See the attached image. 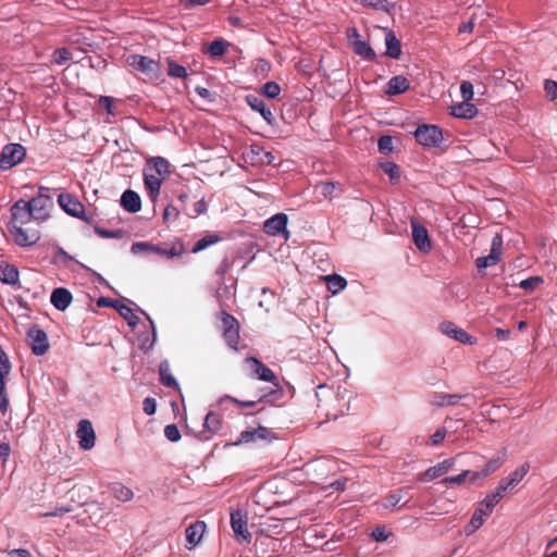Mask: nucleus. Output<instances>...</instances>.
Listing matches in <instances>:
<instances>
[{
  "label": "nucleus",
  "instance_id": "c9c22d12",
  "mask_svg": "<svg viewBox=\"0 0 557 557\" xmlns=\"http://www.w3.org/2000/svg\"><path fill=\"white\" fill-rule=\"evenodd\" d=\"M354 52L364 60L374 61L376 59L375 51L363 40H357L351 46Z\"/></svg>",
  "mask_w": 557,
  "mask_h": 557
},
{
  "label": "nucleus",
  "instance_id": "2f4dec72",
  "mask_svg": "<svg viewBox=\"0 0 557 557\" xmlns=\"http://www.w3.org/2000/svg\"><path fill=\"white\" fill-rule=\"evenodd\" d=\"M250 154L252 156V160L262 164H272L275 160L272 152L265 150L260 145H252L250 147Z\"/></svg>",
  "mask_w": 557,
  "mask_h": 557
},
{
  "label": "nucleus",
  "instance_id": "f704fd0d",
  "mask_svg": "<svg viewBox=\"0 0 557 557\" xmlns=\"http://www.w3.org/2000/svg\"><path fill=\"white\" fill-rule=\"evenodd\" d=\"M492 512L486 510V507L480 503L479 507L475 509L474 513L471 517L470 523L468 528L471 532L478 530L484 522V519L488 517Z\"/></svg>",
  "mask_w": 557,
  "mask_h": 557
},
{
  "label": "nucleus",
  "instance_id": "c85d7f7f",
  "mask_svg": "<svg viewBox=\"0 0 557 557\" xmlns=\"http://www.w3.org/2000/svg\"><path fill=\"white\" fill-rule=\"evenodd\" d=\"M505 462V455L502 457L493 458L485 463L481 471H476L472 473L471 481H475L480 478H486L490 474L497 471L503 463Z\"/></svg>",
  "mask_w": 557,
  "mask_h": 557
},
{
  "label": "nucleus",
  "instance_id": "58836bf2",
  "mask_svg": "<svg viewBox=\"0 0 557 557\" xmlns=\"http://www.w3.org/2000/svg\"><path fill=\"white\" fill-rule=\"evenodd\" d=\"M203 426H205L206 431L209 432L210 434L218 432L222 426V419H221L220 414H218L213 411H210L209 413H207V416L205 418Z\"/></svg>",
  "mask_w": 557,
  "mask_h": 557
},
{
  "label": "nucleus",
  "instance_id": "0eeeda50",
  "mask_svg": "<svg viewBox=\"0 0 557 557\" xmlns=\"http://www.w3.org/2000/svg\"><path fill=\"white\" fill-rule=\"evenodd\" d=\"M127 64L143 74L149 76L150 78H158L160 74V65L154 60L140 55V54H131L126 59Z\"/></svg>",
  "mask_w": 557,
  "mask_h": 557
},
{
  "label": "nucleus",
  "instance_id": "3c124183",
  "mask_svg": "<svg viewBox=\"0 0 557 557\" xmlns=\"http://www.w3.org/2000/svg\"><path fill=\"white\" fill-rule=\"evenodd\" d=\"M471 472L469 470H465L462 471L461 473H459L458 475H455V476H447L445 479H443L441 481L442 484L444 485H448V484H457V485H460L462 484L466 479L468 478V475L470 474Z\"/></svg>",
  "mask_w": 557,
  "mask_h": 557
},
{
  "label": "nucleus",
  "instance_id": "de8ad7c7",
  "mask_svg": "<svg viewBox=\"0 0 557 557\" xmlns=\"http://www.w3.org/2000/svg\"><path fill=\"white\" fill-rule=\"evenodd\" d=\"M72 59V52L67 48H59L53 52V62L62 65Z\"/></svg>",
  "mask_w": 557,
  "mask_h": 557
},
{
  "label": "nucleus",
  "instance_id": "4c0bfd02",
  "mask_svg": "<svg viewBox=\"0 0 557 557\" xmlns=\"http://www.w3.org/2000/svg\"><path fill=\"white\" fill-rule=\"evenodd\" d=\"M530 465L528 462L522 463L518 469L511 472L507 478H504L508 483L507 486L515 487L519 484L523 478L528 474Z\"/></svg>",
  "mask_w": 557,
  "mask_h": 557
},
{
  "label": "nucleus",
  "instance_id": "4d7b16f0",
  "mask_svg": "<svg viewBox=\"0 0 557 557\" xmlns=\"http://www.w3.org/2000/svg\"><path fill=\"white\" fill-rule=\"evenodd\" d=\"M544 90H545L546 97L549 98V100L557 99V82L552 81V79H545Z\"/></svg>",
  "mask_w": 557,
  "mask_h": 557
},
{
  "label": "nucleus",
  "instance_id": "4468645a",
  "mask_svg": "<svg viewBox=\"0 0 557 557\" xmlns=\"http://www.w3.org/2000/svg\"><path fill=\"white\" fill-rule=\"evenodd\" d=\"M143 175L147 195L151 202L156 203L160 195L161 186L164 178L158 174L157 176H152V173L147 171L146 169L143 170Z\"/></svg>",
  "mask_w": 557,
  "mask_h": 557
},
{
  "label": "nucleus",
  "instance_id": "69168bd1",
  "mask_svg": "<svg viewBox=\"0 0 557 557\" xmlns=\"http://www.w3.org/2000/svg\"><path fill=\"white\" fill-rule=\"evenodd\" d=\"M347 39L349 44L352 46L355 41L361 40L360 34L356 27H350L346 30Z\"/></svg>",
  "mask_w": 557,
  "mask_h": 557
},
{
  "label": "nucleus",
  "instance_id": "393cba45",
  "mask_svg": "<svg viewBox=\"0 0 557 557\" xmlns=\"http://www.w3.org/2000/svg\"><path fill=\"white\" fill-rule=\"evenodd\" d=\"M385 45L386 51L385 54L392 59H399L401 55V44L400 40L396 37L395 33L391 29L385 33Z\"/></svg>",
  "mask_w": 557,
  "mask_h": 557
},
{
  "label": "nucleus",
  "instance_id": "7c9ffc66",
  "mask_svg": "<svg viewBox=\"0 0 557 557\" xmlns=\"http://www.w3.org/2000/svg\"><path fill=\"white\" fill-rule=\"evenodd\" d=\"M461 399L458 394L435 393L431 397V405L434 407L454 406Z\"/></svg>",
  "mask_w": 557,
  "mask_h": 557
},
{
  "label": "nucleus",
  "instance_id": "f8f14e48",
  "mask_svg": "<svg viewBox=\"0 0 557 557\" xmlns=\"http://www.w3.org/2000/svg\"><path fill=\"white\" fill-rule=\"evenodd\" d=\"M58 203L63 211L74 218H83L85 207L79 199L69 193H62L58 196Z\"/></svg>",
  "mask_w": 557,
  "mask_h": 557
},
{
  "label": "nucleus",
  "instance_id": "e433bc0d",
  "mask_svg": "<svg viewBox=\"0 0 557 557\" xmlns=\"http://www.w3.org/2000/svg\"><path fill=\"white\" fill-rule=\"evenodd\" d=\"M184 251V247L182 244H175L170 249H164L159 245L151 244L150 253L160 255L165 258H173L181 256Z\"/></svg>",
  "mask_w": 557,
  "mask_h": 557
},
{
  "label": "nucleus",
  "instance_id": "4be33fe9",
  "mask_svg": "<svg viewBox=\"0 0 557 557\" xmlns=\"http://www.w3.org/2000/svg\"><path fill=\"white\" fill-rule=\"evenodd\" d=\"M149 172H156V174L165 178L170 174V163L162 157H151L147 159L144 166Z\"/></svg>",
  "mask_w": 557,
  "mask_h": 557
},
{
  "label": "nucleus",
  "instance_id": "bb28decb",
  "mask_svg": "<svg viewBox=\"0 0 557 557\" xmlns=\"http://www.w3.org/2000/svg\"><path fill=\"white\" fill-rule=\"evenodd\" d=\"M409 87L410 83L407 77L397 75L388 81L385 92L389 96L399 95L407 91Z\"/></svg>",
  "mask_w": 557,
  "mask_h": 557
},
{
  "label": "nucleus",
  "instance_id": "5fc2aeb1",
  "mask_svg": "<svg viewBox=\"0 0 557 557\" xmlns=\"http://www.w3.org/2000/svg\"><path fill=\"white\" fill-rule=\"evenodd\" d=\"M164 435L170 442H178L181 440V432L176 424H168L164 428Z\"/></svg>",
  "mask_w": 557,
  "mask_h": 557
},
{
  "label": "nucleus",
  "instance_id": "7ed1b4c3",
  "mask_svg": "<svg viewBox=\"0 0 557 557\" xmlns=\"http://www.w3.org/2000/svg\"><path fill=\"white\" fill-rule=\"evenodd\" d=\"M48 191V187L41 186L39 187L38 196L32 198L29 201H26V203L32 209L37 226L50 218V211L54 206L52 198L47 194Z\"/></svg>",
  "mask_w": 557,
  "mask_h": 557
},
{
  "label": "nucleus",
  "instance_id": "423d86ee",
  "mask_svg": "<svg viewBox=\"0 0 557 557\" xmlns=\"http://www.w3.org/2000/svg\"><path fill=\"white\" fill-rule=\"evenodd\" d=\"M413 135L417 141L425 147H438L443 141V131L436 125H420Z\"/></svg>",
  "mask_w": 557,
  "mask_h": 557
},
{
  "label": "nucleus",
  "instance_id": "9d476101",
  "mask_svg": "<svg viewBox=\"0 0 557 557\" xmlns=\"http://www.w3.org/2000/svg\"><path fill=\"white\" fill-rule=\"evenodd\" d=\"M272 438H274L273 432L269 428L259 425L258 428L240 432L238 438L234 442V445L249 444L257 441H269Z\"/></svg>",
  "mask_w": 557,
  "mask_h": 557
},
{
  "label": "nucleus",
  "instance_id": "6ab92c4d",
  "mask_svg": "<svg viewBox=\"0 0 557 557\" xmlns=\"http://www.w3.org/2000/svg\"><path fill=\"white\" fill-rule=\"evenodd\" d=\"M231 525L236 536L249 542L251 534L247 529V519L240 510L231 513Z\"/></svg>",
  "mask_w": 557,
  "mask_h": 557
},
{
  "label": "nucleus",
  "instance_id": "09e8293b",
  "mask_svg": "<svg viewBox=\"0 0 557 557\" xmlns=\"http://www.w3.org/2000/svg\"><path fill=\"white\" fill-rule=\"evenodd\" d=\"M543 283V278L541 276H532L527 280L520 282L519 286L527 292H532L536 289Z\"/></svg>",
  "mask_w": 557,
  "mask_h": 557
},
{
  "label": "nucleus",
  "instance_id": "8fccbe9b",
  "mask_svg": "<svg viewBox=\"0 0 557 557\" xmlns=\"http://www.w3.org/2000/svg\"><path fill=\"white\" fill-rule=\"evenodd\" d=\"M262 92L271 98V99H274L276 98L280 92H281V87L277 83L275 82H268L265 83L263 86H262Z\"/></svg>",
  "mask_w": 557,
  "mask_h": 557
},
{
  "label": "nucleus",
  "instance_id": "49530a36",
  "mask_svg": "<svg viewBox=\"0 0 557 557\" xmlns=\"http://www.w3.org/2000/svg\"><path fill=\"white\" fill-rule=\"evenodd\" d=\"M123 102L112 97H107V115H122L124 111L121 109Z\"/></svg>",
  "mask_w": 557,
  "mask_h": 557
},
{
  "label": "nucleus",
  "instance_id": "f257e3e1",
  "mask_svg": "<svg viewBox=\"0 0 557 557\" xmlns=\"http://www.w3.org/2000/svg\"><path fill=\"white\" fill-rule=\"evenodd\" d=\"M11 234L22 247L35 245L40 239V231L26 200H17L11 208Z\"/></svg>",
  "mask_w": 557,
  "mask_h": 557
},
{
  "label": "nucleus",
  "instance_id": "13d9d810",
  "mask_svg": "<svg viewBox=\"0 0 557 557\" xmlns=\"http://www.w3.org/2000/svg\"><path fill=\"white\" fill-rule=\"evenodd\" d=\"M178 215L180 211L177 210V208L172 205H169L165 207L163 211V221L165 223L173 222L178 218Z\"/></svg>",
  "mask_w": 557,
  "mask_h": 557
},
{
  "label": "nucleus",
  "instance_id": "9b49d317",
  "mask_svg": "<svg viewBox=\"0 0 557 557\" xmlns=\"http://www.w3.org/2000/svg\"><path fill=\"white\" fill-rule=\"evenodd\" d=\"M503 247V238L499 234H496L492 240L491 251L487 256L479 257L475 260V265L479 270L485 269L497 264L500 261Z\"/></svg>",
  "mask_w": 557,
  "mask_h": 557
},
{
  "label": "nucleus",
  "instance_id": "cd10ccee",
  "mask_svg": "<svg viewBox=\"0 0 557 557\" xmlns=\"http://www.w3.org/2000/svg\"><path fill=\"white\" fill-rule=\"evenodd\" d=\"M206 530L203 521H196L186 529V540L190 544L189 548L196 546L202 539Z\"/></svg>",
  "mask_w": 557,
  "mask_h": 557
},
{
  "label": "nucleus",
  "instance_id": "f3484780",
  "mask_svg": "<svg viewBox=\"0 0 557 557\" xmlns=\"http://www.w3.org/2000/svg\"><path fill=\"white\" fill-rule=\"evenodd\" d=\"M256 547V556L258 555H267V554H280L281 552V543L277 539H274L269 535H264L258 537L255 543Z\"/></svg>",
  "mask_w": 557,
  "mask_h": 557
},
{
  "label": "nucleus",
  "instance_id": "1a4fd4ad",
  "mask_svg": "<svg viewBox=\"0 0 557 557\" xmlns=\"http://www.w3.org/2000/svg\"><path fill=\"white\" fill-rule=\"evenodd\" d=\"M27 338L32 347V351L36 356H42L49 350L48 336L45 331L38 326H32L27 332Z\"/></svg>",
  "mask_w": 557,
  "mask_h": 557
},
{
  "label": "nucleus",
  "instance_id": "72a5a7b5",
  "mask_svg": "<svg viewBox=\"0 0 557 557\" xmlns=\"http://www.w3.org/2000/svg\"><path fill=\"white\" fill-rule=\"evenodd\" d=\"M160 381L166 387L178 388L180 385L171 373V368L168 361H162L159 366Z\"/></svg>",
  "mask_w": 557,
  "mask_h": 557
},
{
  "label": "nucleus",
  "instance_id": "c03bdc74",
  "mask_svg": "<svg viewBox=\"0 0 557 557\" xmlns=\"http://www.w3.org/2000/svg\"><path fill=\"white\" fill-rule=\"evenodd\" d=\"M361 4L382 12H389L391 4L387 0H360Z\"/></svg>",
  "mask_w": 557,
  "mask_h": 557
},
{
  "label": "nucleus",
  "instance_id": "0e129e2a",
  "mask_svg": "<svg viewBox=\"0 0 557 557\" xmlns=\"http://www.w3.org/2000/svg\"><path fill=\"white\" fill-rule=\"evenodd\" d=\"M446 429L445 428H441L438 429L431 437H430V443L432 446H437L440 445L445 436H446Z\"/></svg>",
  "mask_w": 557,
  "mask_h": 557
},
{
  "label": "nucleus",
  "instance_id": "6e6d98bb",
  "mask_svg": "<svg viewBox=\"0 0 557 557\" xmlns=\"http://www.w3.org/2000/svg\"><path fill=\"white\" fill-rule=\"evenodd\" d=\"M383 172L392 180L399 178V166L393 162H385L381 165Z\"/></svg>",
  "mask_w": 557,
  "mask_h": 557
},
{
  "label": "nucleus",
  "instance_id": "a878e982",
  "mask_svg": "<svg viewBox=\"0 0 557 557\" xmlns=\"http://www.w3.org/2000/svg\"><path fill=\"white\" fill-rule=\"evenodd\" d=\"M247 102L251 107V109L253 111L259 112L269 124L273 123L274 115L271 109L265 104V102L262 99L255 96H248Z\"/></svg>",
  "mask_w": 557,
  "mask_h": 557
},
{
  "label": "nucleus",
  "instance_id": "412c9836",
  "mask_svg": "<svg viewBox=\"0 0 557 557\" xmlns=\"http://www.w3.org/2000/svg\"><path fill=\"white\" fill-rule=\"evenodd\" d=\"M107 307H112L116 310V312L127 321L128 325L131 327H135L138 322L139 318L134 313L133 309L128 306L121 304L117 300H110L107 298Z\"/></svg>",
  "mask_w": 557,
  "mask_h": 557
},
{
  "label": "nucleus",
  "instance_id": "39448f33",
  "mask_svg": "<svg viewBox=\"0 0 557 557\" xmlns=\"http://www.w3.org/2000/svg\"><path fill=\"white\" fill-rule=\"evenodd\" d=\"M26 158V149L21 144H8L0 153V170L8 171Z\"/></svg>",
  "mask_w": 557,
  "mask_h": 557
},
{
  "label": "nucleus",
  "instance_id": "dca6fc26",
  "mask_svg": "<svg viewBox=\"0 0 557 557\" xmlns=\"http://www.w3.org/2000/svg\"><path fill=\"white\" fill-rule=\"evenodd\" d=\"M412 239L416 247L421 251H429L432 247L426 228L418 221L411 220Z\"/></svg>",
  "mask_w": 557,
  "mask_h": 557
},
{
  "label": "nucleus",
  "instance_id": "a19ab883",
  "mask_svg": "<svg viewBox=\"0 0 557 557\" xmlns=\"http://www.w3.org/2000/svg\"><path fill=\"white\" fill-rule=\"evenodd\" d=\"M325 280H326V283H327V289L332 294L339 293L347 285V281L343 276L337 275V274L329 275V276L325 277Z\"/></svg>",
  "mask_w": 557,
  "mask_h": 557
},
{
  "label": "nucleus",
  "instance_id": "79ce46f5",
  "mask_svg": "<svg viewBox=\"0 0 557 557\" xmlns=\"http://www.w3.org/2000/svg\"><path fill=\"white\" fill-rule=\"evenodd\" d=\"M405 488L397 490L395 492H392L391 494L386 495L382 499V506L385 509H394L397 507V505L401 502L404 498Z\"/></svg>",
  "mask_w": 557,
  "mask_h": 557
},
{
  "label": "nucleus",
  "instance_id": "6e6552de",
  "mask_svg": "<svg viewBox=\"0 0 557 557\" xmlns=\"http://www.w3.org/2000/svg\"><path fill=\"white\" fill-rule=\"evenodd\" d=\"M287 222L288 218L285 213H276L264 222L263 231L270 236L282 235L287 239L289 235Z\"/></svg>",
  "mask_w": 557,
  "mask_h": 557
},
{
  "label": "nucleus",
  "instance_id": "aec40b11",
  "mask_svg": "<svg viewBox=\"0 0 557 557\" xmlns=\"http://www.w3.org/2000/svg\"><path fill=\"white\" fill-rule=\"evenodd\" d=\"M120 203L121 207L129 213H137L141 209V198L138 193L132 189H126L122 194Z\"/></svg>",
  "mask_w": 557,
  "mask_h": 557
},
{
  "label": "nucleus",
  "instance_id": "b1692460",
  "mask_svg": "<svg viewBox=\"0 0 557 557\" xmlns=\"http://www.w3.org/2000/svg\"><path fill=\"white\" fill-rule=\"evenodd\" d=\"M450 114L458 119H472L478 114V109L470 101L454 104L450 108Z\"/></svg>",
  "mask_w": 557,
  "mask_h": 557
},
{
  "label": "nucleus",
  "instance_id": "c756f323",
  "mask_svg": "<svg viewBox=\"0 0 557 557\" xmlns=\"http://www.w3.org/2000/svg\"><path fill=\"white\" fill-rule=\"evenodd\" d=\"M0 281L14 285L18 281V270L4 261H0Z\"/></svg>",
  "mask_w": 557,
  "mask_h": 557
},
{
  "label": "nucleus",
  "instance_id": "473e14b6",
  "mask_svg": "<svg viewBox=\"0 0 557 557\" xmlns=\"http://www.w3.org/2000/svg\"><path fill=\"white\" fill-rule=\"evenodd\" d=\"M109 493L120 502H128L134 495L129 487L119 482L110 484Z\"/></svg>",
  "mask_w": 557,
  "mask_h": 557
},
{
  "label": "nucleus",
  "instance_id": "bf43d9fd",
  "mask_svg": "<svg viewBox=\"0 0 557 557\" xmlns=\"http://www.w3.org/2000/svg\"><path fill=\"white\" fill-rule=\"evenodd\" d=\"M460 92L465 101H470L474 95L472 83L463 81L460 85Z\"/></svg>",
  "mask_w": 557,
  "mask_h": 557
},
{
  "label": "nucleus",
  "instance_id": "a211bd4d",
  "mask_svg": "<svg viewBox=\"0 0 557 557\" xmlns=\"http://www.w3.org/2000/svg\"><path fill=\"white\" fill-rule=\"evenodd\" d=\"M440 329L445 335H447L462 344L472 345L475 342L474 338L470 334H468L465 330L459 329L453 322H443L440 325Z\"/></svg>",
  "mask_w": 557,
  "mask_h": 557
},
{
  "label": "nucleus",
  "instance_id": "680f3d73",
  "mask_svg": "<svg viewBox=\"0 0 557 557\" xmlns=\"http://www.w3.org/2000/svg\"><path fill=\"white\" fill-rule=\"evenodd\" d=\"M371 535L376 542H384L389 537L391 533L386 531L385 527H376Z\"/></svg>",
  "mask_w": 557,
  "mask_h": 557
},
{
  "label": "nucleus",
  "instance_id": "e2e57ef3",
  "mask_svg": "<svg viewBox=\"0 0 557 557\" xmlns=\"http://www.w3.org/2000/svg\"><path fill=\"white\" fill-rule=\"evenodd\" d=\"M157 403L152 397H147L143 401V410L146 414L151 416L156 412Z\"/></svg>",
  "mask_w": 557,
  "mask_h": 557
},
{
  "label": "nucleus",
  "instance_id": "ddd939ff",
  "mask_svg": "<svg viewBox=\"0 0 557 557\" xmlns=\"http://www.w3.org/2000/svg\"><path fill=\"white\" fill-rule=\"evenodd\" d=\"M76 436L79 440V446L83 449H90L95 446V431L91 422L88 420H81L76 431Z\"/></svg>",
  "mask_w": 557,
  "mask_h": 557
},
{
  "label": "nucleus",
  "instance_id": "ea45409f",
  "mask_svg": "<svg viewBox=\"0 0 557 557\" xmlns=\"http://www.w3.org/2000/svg\"><path fill=\"white\" fill-rule=\"evenodd\" d=\"M221 240L220 236L214 233L207 234L202 238H200L193 247L191 252L197 253L208 248L211 245H214Z\"/></svg>",
  "mask_w": 557,
  "mask_h": 557
},
{
  "label": "nucleus",
  "instance_id": "a18cd8bd",
  "mask_svg": "<svg viewBox=\"0 0 557 557\" xmlns=\"http://www.w3.org/2000/svg\"><path fill=\"white\" fill-rule=\"evenodd\" d=\"M168 65H169L168 74L171 77L185 78L187 76V71L183 65H180L170 59H168Z\"/></svg>",
  "mask_w": 557,
  "mask_h": 557
},
{
  "label": "nucleus",
  "instance_id": "052dcab7",
  "mask_svg": "<svg viewBox=\"0 0 557 557\" xmlns=\"http://www.w3.org/2000/svg\"><path fill=\"white\" fill-rule=\"evenodd\" d=\"M150 249H151V244L148 242H137V243H134L131 247V251L134 255L143 253V252L150 253Z\"/></svg>",
  "mask_w": 557,
  "mask_h": 557
},
{
  "label": "nucleus",
  "instance_id": "864d4df0",
  "mask_svg": "<svg viewBox=\"0 0 557 557\" xmlns=\"http://www.w3.org/2000/svg\"><path fill=\"white\" fill-rule=\"evenodd\" d=\"M379 151L382 153H389L393 150V139L391 136H381L377 140Z\"/></svg>",
  "mask_w": 557,
  "mask_h": 557
},
{
  "label": "nucleus",
  "instance_id": "20e7f679",
  "mask_svg": "<svg viewBox=\"0 0 557 557\" xmlns=\"http://www.w3.org/2000/svg\"><path fill=\"white\" fill-rule=\"evenodd\" d=\"M220 321H221V329H222V334H223V338H224L225 343L227 344V346L230 348L237 350L239 339H240V336H239L240 325H239L238 320L234 315L227 313L226 311H221Z\"/></svg>",
  "mask_w": 557,
  "mask_h": 557
},
{
  "label": "nucleus",
  "instance_id": "f03ea898",
  "mask_svg": "<svg viewBox=\"0 0 557 557\" xmlns=\"http://www.w3.org/2000/svg\"><path fill=\"white\" fill-rule=\"evenodd\" d=\"M246 363L249 366L251 372L261 381L272 383L275 388H258L251 393L253 399L240 400L231 395H223L219 399V404L222 405L224 401H231L237 405L239 408H252L258 403H261L267 397L275 394L280 389V384L275 373L255 357L246 358Z\"/></svg>",
  "mask_w": 557,
  "mask_h": 557
},
{
  "label": "nucleus",
  "instance_id": "338daca9",
  "mask_svg": "<svg viewBox=\"0 0 557 557\" xmlns=\"http://www.w3.org/2000/svg\"><path fill=\"white\" fill-rule=\"evenodd\" d=\"M11 453V447L8 443L0 444V459L7 461Z\"/></svg>",
  "mask_w": 557,
  "mask_h": 557
},
{
  "label": "nucleus",
  "instance_id": "2eb2a0df",
  "mask_svg": "<svg viewBox=\"0 0 557 557\" xmlns=\"http://www.w3.org/2000/svg\"><path fill=\"white\" fill-rule=\"evenodd\" d=\"M455 465V458L445 459L418 475L420 482H430L446 473Z\"/></svg>",
  "mask_w": 557,
  "mask_h": 557
},
{
  "label": "nucleus",
  "instance_id": "774afa93",
  "mask_svg": "<svg viewBox=\"0 0 557 557\" xmlns=\"http://www.w3.org/2000/svg\"><path fill=\"white\" fill-rule=\"evenodd\" d=\"M7 557H32V555L27 549L20 548L9 552Z\"/></svg>",
  "mask_w": 557,
  "mask_h": 557
},
{
  "label": "nucleus",
  "instance_id": "603ef678",
  "mask_svg": "<svg viewBox=\"0 0 557 557\" xmlns=\"http://www.w3.org/2000/svg\"><path fill=\"white\" fill-rule=\"evenodd\" d=\"M500 493H491L487 494L483 502H481L485 507L486 510L493 511L494 507L500 502L502 499Z\"/></svg>",
  "mask_w": 557,
  "mask_h": 557
},
{
  "label": "nucleus",
  "instance_id": "5701e85b",
  "mask_svg": "<svg viewBox=\"0 0 557 557\" xmlns=\"http://www.w3.org/2000/svg\"><path fill=\"white\" fill-rule=\"evenodd\" d=\"M72 294L66 288H55L51 293L50 301L58 310H65L72 302Z\"/></svg>",
  "mask_w": 557,
  "mask_h": 557
},
{
  "label": "nucleus",
  "instance_id": "37998d69",
  "mask_svg": "<svg viewBox=\"0 0 557 557\" xmlns=\"http://www.w3.org/2000/svg\"><path fill=\"white\" fill-rule=\"evenodd\" d=\"M228 46L230 44L224 39H215L209 45L207 52L214 58L222 57L227 51Z\"/></svg>",
  "mask_w": 557,
  "mask_h": 557
}]
</instances>
